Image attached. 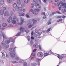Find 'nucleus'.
<instances>
[{
  "label": "nucleus",
  "instance_id": "25",
  "mask_svg": "<svg viewBox=\"0 0 66 66\" xmlns=\"http://www.w3.org/2000/svg\"><path fill=\"white\" fill-rule=\"evenodd\" d=\"M11 42V41H10V39H9V40L7 41V42H5V43H6V44H9L10 43V42Z\"/></svg>",
  "mask_w": 66,
  "mask_h": 66
},
{
  "label": "nucleus",
  "instance_id": "10",
  "mask_svg": "<svg viewBox=\"0 0 66 66\" xmlns=\"http://www.w3.org/2000/svg\"><path fill=\"white\" fill-rule=\"evenodd\" d=\"M4 16H9V13L7 11H6L4 14Z\"/></svg>",
  "mask_w": 66,
  "mask_h": 66
},
{
  "label": "nucleus",
  "instance_id": "39",
  "mask_svg": "<svg viewBox=\"0 0 66 66\" xmlns=\"http://www.w3.org/2000/svg\"><path fill=\"white\" fill-rule=\"evenodd\" d=\"M13 19H17V17H16V16H14L13 17Z\"/></svg>",
  "mask_w": 66,
  "mask_h": 66
},
{
  "label": "nucleus",
  "instance_id": "12",
  "mask_svg": "<svg viewBox=\"0 0 66 66\" xmlns=\"http://www.w3.org/2000/svg\"><path fill=\"white\" fill-rule=\"evenodd\" d=\"M58 56H57V57H58L59 59H61V60H62L63 58V56H60V55L58 54Z\"/></svg>",
  "mask_w": 66,
  "mask_h": 66
},
{
  "label": "nucleus",
  "instance_id": "50",
  "mask_svg": "<svg viewBox=\"0 0 66 66\" xmlns=\"http://www.w3.org/2000/svg\"><path fill=\"white\" fill-rule=\"evenodd\" d=\"M12 42V43H14L15 42V40H11Z\"/></svg>",
  "mask_w": 66,
  "mask_h": 66
},
{
  "label": "nucleus",
  "instance_id": "14",
  "mask_svg": "<svg viewBox=\"0 0 66 66\" xmlns=\"http://www.w3.org/2000/svg\"><path fill=\"white\" fill-rule=\"evenodd\" d=\"M0 3L2 5L4 4V1L3 0H0Z\"/></svg>",
  "mask_w": 66,
  "mask_h": 66
},
{
  "label": "nucleus",
  "instance_id": "56",
  "mask_svg": "<svg viewBox=\"0 0 66 66\" xmlns=\"http://www.w3.org/2000/svg\"><path fill=\"white\" fill-rule=\"evenodd\" d=\"M31 39H34V37H31Z\"/></svg>",
  "mask_w": 66,
  "mask_h": 66
},
{
  "label": "nucleus",
  "instance_id": "61",
  "mask_svg": "<svg viewBox=\"0 0 66 66\" xmlns=\"http://www.w3.org/2000/svg\"><path fill=\"white\" fill-rule=\"evenodd\" d=\"M56 13H58V14H60V12L58 11H56Z\"/></svg>",
  "mask_w": 66,
  "mask_h": 66
},
{
  "label": "nucleus",
  "instance_id": "55",
  "mask_svg": "<svg viewBox=\"0 0 66 66\" xmlns=\"http://www.w3.org/2000/svg\"><path fill=\"white\" fill-rule=\"evenodd\" d=\"M55 12H53L52 13V15H54V14H55Z\"/></svg>",
  "mask_w": 66,
  "mask_h": 66
},
{
  "label": "nucleus",
  "instance_id": "20",
  "mask_svg": "<svg viewBox=\"0 0 66 66\" xmlns=\"http://www.w3.org/2000/svg\"><path fill=\"white\" fill-rule=\"evenodd\" d=\"M33 47L34 48H37V44H35L33 46Z\"/></svg>",
  "mask_w": 66,
  "mask_h": 66
},
{
  "label": "nucleus",
  "instance_id": "1",
  "mask_svg": "<svg viewBox=\"0 0 66 66\" xmlns=\"http://www.w3.org/2000/svg\"><path fill=\"white\" fill-rule=\"evenodd\" d=\"M17 5L16 3H14L13 5L14 7H16L15 9V11H19L20 12L22 11V8L19 7V6H17Z\"/></svg>",
  "mask_w": 66,
  "mask_h": 66
},
{
  "label": "nucleus",
  "instance_id": "48",
  "mask_svg": "<svg viewBox=\"0 0 66 66\" xmlns=\"http://www.w3.org/2000/svg\"><path fill=\"white\" fill-rule=\"evenodd\" d=\"M7 21H8V22L9 23H10L11 22V21H10V20H9L8 19L7 20Z\"/></svg>",
  "mask_w": 66,
  "mask_h": 66
},
{
  "label": "nucleus",
  "instance_id": "35",
  "mask_svg": "<svg viewBox=\"0 0 66 66\" xmlns=\"http://www.w3.org/2000/svg\"><path fill=\"white\" fill-rule=\"evenodd\" d=\"M2 53L3 54V55L2 56L3 57H4V58L5 57V56L4 55V53H2Z\"/></svg>",
  "mask_w": 66,
  "mask_h": 66
},
{
  "label": "nucleus",
  "instance_id": "62",
  "mask_svg": "<svg viewBox=\"0 0 66 66\" xmlns=\"http://www.w3.org/2000/svg\"><path fill=\"white\" fill-rule=\"evenodd\" d=\"M6 57H9V56L7 54H6Z\"/></svg>",
  "mask_w": 66,
  "mask_h": 66
},
{
  "label": "nucleus",
  "instance_id": "54",
  "mask_svg": "<svg viewBox=\"0 0 66 66\" xmlns=\"http://www.w3.org/2000/svg\"><path fill=\"white\" fill-rule=\"evenodd\" d=\"M45 12H43L42 13V15H45Z\"/></svg>",
  "mask_w": 66,
  "mask_h": 66
},
{
  "label": "nucleus",
  "instance_id": "9",
  "mask_svg": "<svg viewBox=\"0 0 66 66\" xmlns=\"http://www.w3.org/2000/svg\"><path fill=\"white\" fill-rule=\"evenodd\" d=\"M10 56L11 57H15V54L13 53H10Z\"/></svg>",
  "mask_w": 66,
  "mask_h": 66
},
{
  "label": "nucleus",
  "instance_id": "5",
  "mask_svg": "<svg viewBox=\"0 0 66 66\" xmlns=\"http://www.w3.org/2000/svg\"><path fill=\"white\" fill-rule=\"evenodd\" d=\"M16 47H12L9 48V50L11 52H15V49H16Z\"/></svg>",
  "mask_w": 66,
  "mask_h": 66
},
{
  "label": "nucleus",
  "instance_id": "22",
  "mask_svg": "<svg viewBox=\"0 0 66 66\" xmlns=\"http://www.w3.org/2000/svg\"><path fill=\"white\" fill-rule=\"evenodd\" d=\"M32 21L33 23L37 22V21H36V20H35L34 19H33Z\"/></svg>",
  "mask_w": 66,
  "mask_h": 66
},
{
  "label": "nucleus",
  "instance_id": "21",
  "mask_svg": "<svg viewBox=\"0 0 66 66\" xmlns=\"http://www.w3.org/2000/svg\"><path fill=\"white\" fill-rule=\"evenodd\" d=\"M3 38H6V35H5L4 33H3Z\"/></svg>",
  "mask_w": 66,
  "mask_h": 66
},
{
  "label": "nucleus",
  "instance_id": "60",
  "mask_svg": "<svg viewBox=\"0 0 66 66\" xmlns=\"http://www.w3.org/2000/svg\"><path fill=\"white\" fill-rule=\"evenodd\" d=\"M62 1H63V3H65V0H63Z\"/></svg>",
  "mask_w": 66,
  "mask_h": 66
},
{
  "label": "nucleus",
  "instance_id": "26",
  "mask_svg": "<svg viewBox=\"0 0 66 66\" xmlns=\"http://www.w3.org/2000/svg\"><path fill=\"white\" fill-rule=\"evenodd\" d=\"M26 33H29V31H30L29 30H28V29H26Z\"/></svg>",
  "mask_w": 66,
  "mask_h": 66
},
{
  "label": "nucleus",
  "instance_id": "33",
  "mask_svg": "<svg viewBox=\"0 0 66 66\" xmlns=\"http://www.w3.org/2000/svg\"><path fill=\"white\" fill-rule=\"evenodd\" d=\"M28 41H30V38H31V37H28Z\"/></svg>",
  "mask_w": 66,
  "mask_h": 66
},
{
  "label": "nucleus",
  "instance_id": "43",
  "mask_svg": "<svg viewBox=\"0 0 66 66\" xmlns=\"http://www.w3.org/2000/svg\"><path fill=\"white\" fill-rule=\"evenodd\" d=\"M51 28H48V30H47V32H49L50 30H51Z\"/></svg>",
  "mask_w": 66,
  "mask_h": 66
},
{
  "label": "nucleus",
  "instance_id": "34",
  "mask_svg": "<svg viewBox=\"0 0 66 66\" xmlns=\"http://www.w3.org/2000/svg\"><path fill=\"white\" fill-rule=\"evenodd\" d=\"M62 19H60L59 20H58L57 21V22H60V21H62Z\"/></svg>",
  "mask_w": 66,
  "mask_h": 66
},
{
  "label": "nucleus",
  "instance_id": "64",
  "mask_svg": "<svg viewBox=\"0 0 66 66\" xmlns=\"http://www.w3.org/2000/svg\"><path fill=\"white\" fill-rule=\"evenodd\" d=\"M59 1V0H55V2H57V1Z\"/></svg>",
  "mask_w": 66,
  "mask_h": 66
},
{
  "label": "nucleus",
  "instance_id": "63",
  "mask_svg": "<svg viewBox=\"0 0 66 66\" xmlns=\"http://www.w3.org/2000/svg\"><path fill=\"white\" fill-rule=\"evenodd\" d=\"M33 32H31V35H33Z\"/></svg>",
  "mask_w": 66,
  "mask_h": 66
},
{
  "label": "nucleus",
  "instance_id": "57",
  "mask_svg": "<svg viewBox=\"0 0 66 66\" xmlns=\"http://www.w3.org/2000/svg\"><path fill=\"white\" fill-rule=\"evenodd\" d=\"M36 28V27H34L32 28H31V30H33V28Z\"/></svg>",
  "mask_w": 66,
  "mask_h": 66
},
{
  "label": "nucleus",
  "instance_id": "31",
  "mask_svg": "<svg viewBox=\"0 0 66 66\" xmlns=\"http://www.w3.org/2000/svg\"><path fill=\"white\" fill-rule=\"evenodd\" d=\"M43 2L44 3H46V2H47L48 1V0H42Z\"/></svg>",
  "mask_w": 66,
  "mask_h": 66
},
{
  "label": "nucleus",
  "instance_id": "28",
  "mask_svg": "<svg viewBox=\"0 0 66 66\" xmlns=\"http://www.w3.org/2000/svg\"><path fill=\"white\" fill-rule=\"evenodd\" d=\"M39 50H42V46H41V45H39Z\"/></svg>",
  "mask_w": 66,
  "mask_h": 66
},
{
  "label": "nucleus",
  "instance_id": "41",
  "mask_svg": "<svg viewBox=\"0 0 66 66\" xmlns=\"http://www.w3.org/2000/svg\"><path fill=\"white\" fill-rule=\"evenodd\" d=\"M3 10H4V11H5L6 10V7H4L3 8Z\"/></svg>",
  "mask_w": 66,
  "mask_h": 66
},
{
  "label": "nucleus",
  "instance_id": "37",
  "mask_svg": "<svg viewBox=\"0 0 66 66\" xmlns=\"http://www.w3.org/2000/svg\"><path fill=\"white\" fill-rule=\"evenodd\" d=\"M12 2V0H8V3H11Z\"/></svg>",
  "mask_w": 66,
  "mask_h": 66
},
{
  "label": "nucleus",
  "instance_id": "16",
  "mask_svg": "<svg viewBox=\"0 0 66 66\" xmlns=\"http://www.w3.org/2000/svg\"><path fill=\"white\" fill-rule=\"evenodd\" d=\"M41 34H42V32H38L37 33V36H40V35H41Z\"/></svg>",
  "mask_w": 66,
  "mask_h": 66
},
{
  "label": "nucleus",
  "instance_id": "45",
  "mask_svg": "<svg viewBox=\"0 0 66 66\" xmlns=\"http://www.w3.org/2000/svg\"><path fill=\"white\" fill-rule=\"evenodd\" d=\"M36 50H37V49H35L33 51V52H36Z\"/></svg>",
  "mask_w": 66,
  "mask_h": 66
},
{
  "label": "nucleus",
  "instance_id": "46",
  "mask_svg": "<svg viewBox=\"0 0 66 66\" xmlns=\"http://www.w3.org/2000/svg\"><path fill=\"white\" fill-rule=\"evenodd\" d=\"M35 32L36 33L38 32V30H37V29H36L35 30Z\"/></svg>",
  "mask_w": 66,
  "mask_h": 66
},
{
  "label": "nucleus",
  "instance_id": "4",
  "mask_svg": "<svg viewBox=\"0 0 66 66\" xmlns=\"http://www.w3.org/2000/svg\"><path fill=\"white\" fill-rule=\"evenodd\" d=\"M39 11H40V10H39V9H35L34 10V11L35 12L33 11V10L32 9L29 10V11L30 12H32V13H33V14L35 15V14H36V13H35V12H39Z\"/></svg>",
  "mask_w": 66,
  "mask_h": 66
},
{
  "label": "nucleus",
  "instance_id": "42",
  "mask_svg": "<svg viewBox=\"0 0 66 66\" xmlns=\"http://www.w3.org/2000/svg\"><path fill=\"white\" fill-rule=\"evenodd\" d=\"M30 43L31 45H32L33 44V41L32 40H31Z\"/></svg>",
  "mask_w": 66,
  "mask_h": 66
},
{
  "label": "nucleus",
  "instance_id": "18",
  "mask_svg": "<svg viewBox=\"0 0 66 66\" xmlns=\"http://www.w3.org/2000/svg\"><path fill=\"white\" fill-rule=\"evenodd\" d=\"M12 23L14 24H15V23H16V20H13L12 21Z\"/></svg>",
  "mask_w": 66,
  "mask_h": 66
},
{
  "label": "nucleus",
  "instance_id": "24",
  "mask_svg": "<svg viewBox=\"0 0 66 66\" xmlns=\"http://www.w3.org/2000/svg\"><path fill=\"white\" fill-rule=\"evenodd\" d=\"M6 26H7V24L5 23H3V27H6Z\"/></svg>",
  "mask_w": 66,
  "mask_h": 66
},
{
  "label": "nucleus",
  "instance_id": "27",
  "mask_svg": "<svg viewBox=\"0 0 66 66\" xmlns=\"http://www.w3.org/2000/svg\"><path fill=\"white\" fill-rule=\"evenodd\" d=\"M20 34H21V33L20 32H19L16 35V36H19V35H20Z\"/></svg>",
  "mask_w": 66,
  "mask_h": 66
},
{
  "label": "nucleus",
  "instance_id": "3",
  "mask_svg": "<svg viewBox=\"0 0 66 66\" xmlns=\"http://www.w3.org/2000/svg\"><path fill=\"white\" fill-rule=\"evenodd\" d=\"M33 2L35 3H31V9H33L34 7V5H35V4H36L38 3V1L37 0H33Z\"/></svg>",
  "mask_w": 66,
  "mask_h": 66
},
{
  "label": "nucleus",
  "instance_id": "6",
  "mask_svg": "<svg viewBox=\"0 0 66 66\" xmlns=\"http://www.w3.org/2000/svg\"><path fill=\"white\" fill-rule=\"evenodd\" d=\"M37 55L38 56H42L43 55V53L42 52H38V53Z\"/></svg>",
  "mask_w": 66,
  "mask_h": 66
},
{
  "label": "nucleus",
  "instance_id": "52",
  "mask_svg": "<svg viewBox=\"0 0 66 66\" xmlns=\"http://www.w3.org/2000/svg\"><path fill=\"white\" fill-rule=\"evenodd\" d=\"M33 65L34 66H36V63H35L33 64Z\"/></svg>",
  "mask_w": 66,
  "mask_h": 66
},
{
  "label": "nucleus",
  "instance_id": "49",
  "mask_svg": "<svg viewBox=\"0 0 66 66\" xmlns=\"http://www.w3.org/2000/svg\"><path fill=\"white\" fill-rule=\"evenodd\" d=\"M37 62H39V61H40V59L39 58H38L37 59Z\"/></svg>",
  "mask_w": 66,
  "mask_h": 66
},
{
  "label": "nucleus",
  "instance_id": "40",
  "mask_svg": "<svg viewBox=\"0 0 66 66\" xmlns=\"http://www.w3.org/2000/svg\"><path fill=\"white\" fill-rule=\"evenodd\" d=\"M2 45H3V46H4V47H5V46H6V45L2 43Z\"/></svg>",
  "mask_w": 66,
  "mask_h": 66
},
{
  "label": "nucleus",
  "instance_id": "32",
  "mask_svg": "<svg viewBox=\"0 0 66 66\" xmlns=\"http://www.w3.org/2000/svg\"><path fill=\"white\" fill-rule=\"evenodd\" d=\"M19 58L17 57H16L15 58V60L16 61H18V60H19Z\"/></svg>",
  "mask_w": 66,
  "mask_h": 66
},
{
  "label": "nucleus",
  "instance_id": "15",
  "mask_svg": "<svg viewBox=\"0 0 66 66\" xmlns=\"http://www.w3.org/2000/svg\"><path fill=\"white\" fill-rule=\"evenodd\" d=\"M24 28L22 27H21L20 28V31L21 32H22L23 31V30H24Z\"/></svg>",
  "mask_w": 66,
  "mask_h": 66
},
{
  "label": "nucleus",
  "instance_id": "2",
  "mask_svg": "<svg viewBox=\"0 0 66 66\" xmlns=\"http://www.w3.org/2000/svg\"><path fill=\"white\" fill-rule=\"evenodd\" d=\"M61 4L62 6H63V8L64 9V11L66 12V4L65 3H63L62 1L60 2V3H58L57 4V5L58 6H60V5Z\"/></svg>",
  "mask_w": 66,
  "mask_h": 66
},
{
  "label": "nucleus",
  "instance_id": "47",
  "mask_svg": "<svg viewBox=\"0 0 66 66\" xmlns=\"http://www.w3.org/2000/svg\"><path fill=\"white\" fill-rule=\"evenodd\" d=\"M62 17V16H58L57 17V18H61Z\"/></svg>",
  "mask_w": 66,
  "mask_h": 66
},
{
  "label": "nucleus",
  "instance_id": "58",
  "mask_svg": "<svg viewBox=\"0 0 66 66\" xmlns=\"http://www.w3.org/2000/svg\"><path fill=\"white\" fill-rule=\"evenodd\" d=\"M23 61L22 60H21L20 61H19V63H22V61Z\"/></svg>",
  "mask_w": 66,
  "mask_h": 66
},
{
  "label": "nucleus",
  "instance_id": "29",
  "mask_svg": "<svg viewBox=\"0 0 66 66\" xmlns=\"http://www.w3.org/2000/svg\"><path fill=\"white\" fill-rule=\"evenodd\" d=\"M31 55H32V56H35V53L33 52V53L31 54Z\"/></svg>",
  "mask_w": 66,
  "mask_h": 66
},
{
  "label": "nucleus",
  "instance_id": "38",
  "mask_svg": "<svg viewBox=\"0 0 66 66\" xmlns=\"http://www.w3.org/2000/svg\"><path fill=\"white\" fill-rule=\"evenodd\" d=\"M26 17H27V18H30V17L29 16V15H28L26 14Z\"/></svg>",
  "mask_w": 66,
  "mask_h": 66
},
{
  "label": "nucleus",
  "instance_id": "53",
  "mask_svg": "<svg viewBox=\"0 0 66 66\" xmlns=\"http://www.w3.org/2000/svg\"><path fill=\"white\" fill-rule=\"evenodd\" d=\"M61 9H62V7H60L59 8V10H61Z\"/></svg>",
  "mask_w": 66,
  "mask_h": 66
},
{
  "label": "nucleus",
  "instance_id": "44",
  "mask_svg": "<svg viewBox=\"0 0 66 66\" xmlns=\"http://www.w3.org/2000/svg\"><path fill=\"white\" fill-rule=\"evenodd\" d=\"M61 17H62V18H65L66 17V16L64 15H62L61 16Z\"/></svg>",
  "mask_w": 66,
  "mask_h": 66
},
{
  "label": "nucleus",
  "instance_id": "30",
  "mask_svg": "<svg viewBox=\"0 0 66 66\" xmlns=\"http://www.w3.org/2000/svg\"><path fill=\"white\" fill-rule=\"evenodd\" d=\"M24 66H28L27 63L26 62H24Z\"/></svg>",
  "mask_w": 66,
  "mask_h": 66
},
{
  "label": "nucleus",
  "instance_id": "7",
  "mask_svg": "<svg viewBox=\"0 0 66 66\" xmlns=\"http://www.w3.org/2000/svg\"><path fill=\"white\" fill-rule=\"evenodd\" d=\"M36 7L37 9H40L41 8V6L39 5V4H38V3L36 4Z\"/></svg>",
  "mask_w": 66,
  "mask_h": 66
},
{
  "label": "nucleus",
  "instance_id": "23",
  "mask_svg": "<svg viewBox=\"0 0 66 66\" xmlns=\"http://www.w3.org/2000/svg\"><path fill=\"white\" fill-rule=\"evenodd\" d=\"M24 2L25 3H28L29 2V0H25Z\"/></svg>",
  "mask_w": 66,
  "mask_h": 66
},
{
  "label": "nucleus",
  "instance_id": "36",
  "mask_svg": "<svg viewBox=\"0 0 66 66\" xmlns=\"http://www.w3.org/2000/svg\"><path fill=\"white\" fill-rule=\"evenodd\" d=\"M25 14L24 13H23V14L21 15H19V16H23Z\"/></svg>",
  "mask_w": 66,
  "mask_h": 66
},
{
  "label": "nucleus",
  "instance_id": "13",
  "mask_svg": "<svg viewBox=\"0 0 66 66\" xmlns=\"http://www.w3.org/2000/svg\"><path fill=\"white\" fill-rule=\"evenodd\" d=\"M16 3H17L19 5L21 4V2H20V0H17L16 1Z\"/></svg>",
  "mask_w": 66,
  "mask_h": 66
},
{
  "label": "nucleus",
  "instance_id": "19",
  "mask_svg": "<svg viewBox=\"0 0 66 66\" xmlns=\"http://www.w3.org/2000/svg\"><path fill=\"white\" fill-rule=\"evenodd\" d=\"M49 53H45L44 54V57H45L46 56H47V55H49Z\"/></svg>",
  "mask_w": 66,
  "mask_h": 66
},
{
  "label": "nucleus",
  "instance_id": "59",
  "mask_svg": "<svg viewBox=\"0 0 66 66\" xmlns=\"http://www.w3.org/2000/svg\"><path fill=\"white\" fill-rule=\"evenodd\" d=\"M51 23V22H50L48 24V25H49V24H50Z\"/></svg>",
  "mask_w": 66,
  "mask_h": 66
},
{
  "label": "nucleus",
  "instance_id": "51",
  "mask_svg": "<svg viewBox=\"0 0 66 66\" xmlns=\"http://www.w3.org/2000/svg\"><path fill=\"white\" fill-rule=\"evenodd\" d=\"M46 17V15H44L43 17L44 19H45Z\"/></svg>",
  "mask_w": 66,
  "mask_h": 66
},
{
  "label": "nucleus",
  "instance_id": "8",
  "mask_svg": "<svg viewBox=\"0 0 66 66\" xmlns=\"http://www.w3.org/2000/svg\"><path fill=\"white\" fill-rule=\"evenodd\" d=\"M20 19H21V21H22V22H21V23H19V25H22V24H23V19L22 18H20Z\"/></svg>",
  "mask_w": 66,
  "mask_h": 66
},
{
  "label": "nucleus",
  "instance_id": "17",
  "mask_svg": "<svg viewBox=\"0 0 66 66\" xmlns=\"http://www.w3.org/2000/svg\"><path fill=\"white\" fill-rule=\"evenodd\" d=\"M27 24L28 25V28H31V27H32V25H31V23H29Z\"/></svg>",
  "mask_w": 66,
  "mask_h": 66
},
{
  "label": "nucleus",
  "instance_id": "11",
  "mask_svg": "<svg viewBox=\"0 0 66 66\" xmlns=\"http://www.w3.org/2000/svg\"><path fill=\"white\" fill-rule=\"evenodd\" d=\"M4 14V10H1L0 11V14L3 15Z\"/></svg>",
  "mask_w": 66,
  "mask_h": 66
}]
</instances>
